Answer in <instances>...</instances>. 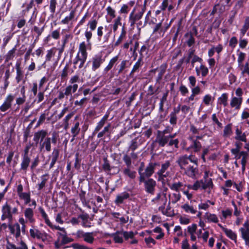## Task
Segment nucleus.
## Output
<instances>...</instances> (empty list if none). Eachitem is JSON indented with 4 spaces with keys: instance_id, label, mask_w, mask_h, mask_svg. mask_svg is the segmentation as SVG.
<instances>
[{
    "instance_id": "obj_1",
    "label": "nucleus",
    "mask_w": 249,
    "mask_h": 249,
    "mask_svg": "<svg viewBox=\"0 0 249 249\" xmlns=\"http://www.w3.org/2000/svg\"><path fill=\"white\" fill-rule=\"evenodd\" d=\"M196 159L197 158L193 155L191 154L188 156L185 154L178 157L176 161V163L178 164L180 169L183 170L190 165V162L196 163Z\"/></svg>"
},
{
    "instance_id": "obj_2",
    "label": "nucleus",
    "mask_w": 249,
    "mask_h": 249,
    "mask_svg": "<svg viewBox=\"0 0 249 249\" xmlns=\"http://www.w3.org/2000/svg\"><path fill=\"white\" fill-rule=\"evenodd\" d=\"M173 131V128L167 126L163 131L158 130L155 142L160 147H164L167 144V137L165 134H169Z\"/></svg>"
},
{
    "instance_id": "obj_3",
    "label": "nucleus",
    "mask_w": 249,
    "mask_h": 249,
    "mask_svg": "<svg viewBox=\"0 0 249 249\" xmlns=\"http://www.w3.org/2000/svg\"><path fill=\"white\" fill-rule=\"evenodd\" d=\"M188 139L189 141V145L187 146L186 144H184L182 147L185 151L187 152L193 151L195 153H197L200 151L202 148L201 143L199 141L195 139V136H190Z\"/></svg>"
},
{
    "instance_id": "obj_4",
    "label": "nucleus",
    "mask_w": 249,
    "mask_h": 249,
    "mask_svg": "<svg viewBox=\"0 0 249 249\" xmlns=\"http://www.w3.org/2000/svg\"><path fill=\"white\" fill-rule=\"evenodd\" d=\"M78 89V85H69L64 89V92L62 91H58L57 98L59 100H62L65 97L67 98L68 96L72 97V93L76 92Z\"/></svg>"
},
{
    "instance_id": "obj_5",
    "label": "nucleus",
    "mask_w": 249,
    "mask_h": 249,
    "mask_svg": "<svg viewBox=\"0 0 249 249\" xmlns=\"http://www.w3.org/2000/svg\"><path fill=\"white\" fill-rule=\"evenodd\" d=\"M192 163L193 164V165L190 164L183 171H184V173L185 175L190 178L194 179L196 178V176L198 173V159H196V163Z\"/></svg>"
},
{
    "instance_id": "obj_6",
    "label": "nucleus",
    "mask_w": 249,
    "mask_h": 249,
    "mask_svg": "<svg viewBox=\"0 0 249 249\" xmlns=\"http://www.w3.org/2000/svg\"><path fill=\"white\" fill-rule=\"evenodd\" d=\"M142 182L144 183V190L147 193L151 195L155 194L157 182L154 179L151 178L144 179Z\"/></svg>"
},
{
    "instance_id": "obj_7",
    "label": "nucleus",
    "mask_w": 249,
    "mask_h": 249,
    "mask_svg": "<svg viewBox=\"0 0 249 249\" xmlns=\"http://www.w3.org/2000/svg\"><path fill=\"white\" fill-rule=\"evenodd\" d=\"M15 99V96L11 94H8L4 100L2 105L0 106V110L1 112H5L11 108L13 102Z\"/></svg>"
},
{
    "instance_id": "obj_8",
    "label": "nucleus",
    "mask_w": 249,
    "mask_h": 249,
    "mask_svg": "<svg viewBox=\"0 0 249 249\" xmlns=\"http://www.w3.org/2000/svg\"><path fill=\"white\" fill-rule=\"evenodd\" d=\"M143 10V9L141 10L138 13H135L136 8H133L129 16V22L131 27L133 26L137 21L142 18L144 13Z\"/></svg>"
},
{
    "instance_id": "obj_9",
    "label": "nucleus",
    "mask_w": 249,
    "mask_h": 249,
    "mask_svg": "<svg viewBox=\"0 0 249 249\" xmlns=\"http://www.w3.org/2000/svg\"><path fill=\"white\" fill-rule=\"evenodd\" d=\"M105 59L103 58L101 54H96L91 58V70L93 71H95L99 69L102 64L104 62Z\"/></svg>"
},
{
    "instance_id": "obj_10",
    "label": "nucleus",
    "mask_w": 249,
    "mask_h": 249,
    "mask_svg": "<svg viewBox=\"0 0 249 249\" xmlns=\"http://www.w3.org/2000/svg\"><path fill=\"white\" fill-rule=\"evenodd\" d=\"M1 212L13 219V215L18 213V208L17 207L12 208L8 202H6L2 207Z\"/></svg>"
},
{
    "instance_id": "obj_11",
    "label": "nucleus",
    "mask_w": 249,
    "mask_h": 249,
    "mask_svg": "<svg viewBox=\"0 0 249 249\" xmlns=\"http://www.w3.org/2000/svg\"><path fill=\"white\" fill-rule=\"evenodd\" d=\"M166 195L164 192H160L151 200V202L156 205H166L167 201Z\"/></svg>"
},
{
    "instance_id": "obj_12",
    "label": "nucleus",
    "mask_w": 249,
    "mask_h": 249,
    "mask_svg": "<svg viewBox=\"0 0 249 249\" xmlns=\"http://www.w3.org/2000/svg\"><path fill=\"white\" fill-rule=\"evenodd\" d=\"M30 234L32 238L41 240L43 242H45L47 239V234L45 232H41L36 229H31L30 230Z\"/></svg>"
},
{
    "instance_id": "obj_13",
    "label": "nucleus",
    "mask_w": 249,
    "mask_h": 249,
    "mask_svg": "<svg viewBox=\"0 0 249 249\" xmlns=\"http://www.w3.org/2000/svg\"><path fill=\"white\" fill-rule=\"evenodd\" d=\"M243 102V97L232 96L230 103V107L234 110H238L241 108Z\"/></svg>"
},
{
    "instance_id": "obj_14",
    "label": "nucleus",
    "mask_w": 249,
    "mask_h": 249,
    "mask_svg": "<svg viewBox=\"0 0 249 249\" xmlns=\"http://www.w3.org/2000/svg\"><path fill=\"white\" fill-rule=\"evenodd\" d=\"M87 45L85 42L83 41L79 44L78 47V51L76 54V57L82 58L84 59H87L88 53L87 52Z\"/></svg>"
},
{
    "instance_id": "obj_15",
    "label": "nucleus",
    "mask_w": 249,
    "mask_h": 249,
    "mask_svg": "<svg viewBox=\"0 0 249 249\" xmlns=\"http://www.w3.org/2000/svg\"><path fill=\"white\" fill-rule=\"evenodd\" d=\"M158 162H150L145 169L144 172V179L145 178H150L154 173L155 169L157 166H159Z\"/></svg>"
},
{
    "instance_id": "obj_16",
    "label": "nucleus",
    "mask_w": 249,
    "mask_h": 249,
    "mask_svg": "<svg viewBox=\"0 0 249 249\" xmlns=\"http://www.w3.org/2000/svg\"><path fill=\"white\" fill-rule=\"evenodd\" d=\"M8 228L10 233L16 238H18L20 236L21 229L20 225L18 223H15L13 224H9Z\"/></svg>"
},
{
    "instance_id": "obj_17",
    "label": "nucleus",
    "mask_w": 249,
    "mask_h": 249,
    "mask_svg": "<svg viewBox=\"0 0 249 249\" xmlns=\"http://www.w3.org/2000/svg\"><path fill=\"white\" fill-rule=\"evenodd\" d=\"M78 116H76L74 119V122L71 127V132L72 135V139L71 141L75 139V138L79 134L80 131V123L78 121H76Z\"/></svg>"
},
{
    "instance_id": "obj_18",
    "label": "nucleus",
    "mask_w": 249,
    "mask_h": 249,
    "mask_svg": "<svg viewBox=\"0 0 249 249\" xmlns=\"http://www.w3.org/2000/svg\"><path fill=\"white\" fill-rule=\"evenodd\" d=\"M109 112H107L106 114L102 118L100 121L97 124L96 127L94 130L93 133L99 132L105 125L107 122L109 117Z\"/></svg>"
},
{
    "instance_id": "obj_19",
    "label": "nucleus",
    "mask_w": 249,
    "mask_h": 249,
    "mask_svg": "<svg viewBox=\"0 0 249 249\" xmlns=\"http://www.w3.org/2000/svg\"><path fill=\"white\" fill-rule=\"evenodd\" d=\"M6 249H28V248L27 245L22 241H20L17 246L7 241Z\"/></svg>"
},
{
    "instance_id": "obj_20",
    "label": "nucleus",
    "mask_w": 249,
    "mask_h": 249,
    "mask_svg": "<svg viewBox=\"0 0 249 249\" xmlns=\"http://www.w3.org/2000/svg\"><path fill=\"white\" fill-rule=\"evenodd\" d=\"M235 139L239 142H246L247 141V134L245 132H243L242 130L237 127L235 130Z\"/></svg>"
},
{
    "instance_id": "obj_21",
    "label": "nucleus",
    "mask_w": 249,
    "mask_h": 249,
    "mask_svg": "<svg viewBox=\"0 0 249 249\" xmlns=\"http://www.w3.org/2000/svg\"><path fill=\"white\" fill-rule=\"evenodd\" d=\"M167 67V63H163L158 68L159 73L156 78L157 83H160V80L162 79L163 75L166 72Z\"/></svg>"
},
{
    "instance_id": "obj_22",
    "label": "nucleus",
    "mask_w": 249,
    "mask_h": 249,
    "mask_svg": "<svg viewBox=\"0 0 249 249\" xmlns=\"http://www.w3.org/2000/svg\"><path fill=\"white\" fill-rule=\"evenodd\" d=\"M47 134V131L45 130H39L35 133L33 140L36 142V143L38 142L39 140H40V142H41L43 141V139L46 138Z\"/></svg>"
},
{
    "instance_id": "obj_23",
    "label": "nucleus",
    "mask_w": 249,
    "mask_h": 249,
    "mask_svg": "<svg viewBox=\"0 0 249 249\" xmlns=\"http://www.w3.org/2000/svg\"><path fill=\"white\" fill-rule=\"evenodd\" d=\"M24 214L27 221H28L30 223H33L35 221L34 217V211L32 208H27L25 209Z\"/></svg>"
},
{
    "instance_id": "obj_24",
    "label": "nucleus",
    "mask_w": 249,
    "mask_h": 249,
    "mask_svg": "<svg viewBox=\"0 0 249 249\" xmlns=\"http://www.w3.org/2000/svg\"><path fill=\"white\" fill-rule=\"evenodd\" d=\"M129 196L130 195L129 193L125 192H123L116 196L114 202L117 205H119L120 204H122L124 200L128 199Z\"/></svg>"
},
{
    "instance_id": "obj_25",
    "label": "nucleus",
    "mask_w": 249,
    "mask_h": 249,
    "mask_svg": "<svg viewBox=\"0 0 249 249\" xmlns=\"http://www.w3.org/2000/svg\"><path fill=\"white\" fill-rule=\"evenodd\" d=\"M51 139L49 137L46 138L44 141L40 142V150H42L43 148H45L47 151L49 152L51 150Z\"/></svg>"
},
{
    "instance_id": "obj_26",
    "label": "nucleus",
    "mask_w": 249,
    "mask_h": 249,
    "mask_svg": "<svg viewBox=\"0 0 249 249\" xmlns=\"http://www.w3.org/2000/svg\"><path fill=\"white\" fill-rule=\"evenodd\" d=\"M165 205H162L161 206H160L159 207V211H160L163 214L167 216H172L174 214V213L171 210V208L170 206V202H169V204L167 205L166 209H165Z\"/></svg>"
},
{
    "instance_id": "obj_27",
    "label": "nucleus",
    "mask_w": 249,
    "mask_h": 249,
    "mask_svg": "<svg viewBox=\"0 0 249 249\" xmlns=\"http://www.w3.org/2000/svg\"><path fill=\"white\" fill-rule=\"evenodd\" d=\"M142 143L141 139L136 138L133 139L129 146V149L132 151H134Z\"/></svg>"
},
{
    "instance_id": "obj_28",
    "label": "nucleus",
    "mask_w": 249,
    "mask_h": 249,
    "mask_svg": "<svg viewBox=\"0 0 249 249\" xmlns=\"http://www.w3.org/2000/svg\"><path fill=\"white\" fill-rule=\"evenodd\" d=\"M30 162L31 159L29 156H22L20 170L26 171L29 166Z\"/></svg>"
},
{
    "instance_id": "obj_29",
    "label": "nucleus",
    "mask_w": 249,
    "mask_h": 249,
    "mask_svg": "<svg viewBox=\"0 0 249 249\" xmlns=\"http://www.w3.org/2000/svg\"><path fill=\"white\" fill-rule=\"evenodd\" d=\"M201 189L211 190L213 187V184L212 178L207 180L201 179Z\"/></svg>"
},
{
    "instance_id": "obj_30",
    "label": "nucleus",
    "mask_w": 249,
    "mask_h": 249,
    "mask_svg": "<svg viewBox=\"0 0 249 249\" xmlns=\"http://www.w3.org/2000/svg\"><path fill=\"white\" fill-rule=\"evenodd\" d=\"M185 186H186V184H184L183 182L180 181L175 182L169 185L170 188L177 192H179V191H182L184 189L183 187Z\"/></svg>"
},
{
    "instance_id": "obj_31",
    "label": "nucleus",
    "mask_w": 249,
    "mask_h": 249,
    "mask_svg": "<svg viewBox=\"0 0 249 249\" xmlns=\"http://www.w3.org/2000/svg\"><path fill=\"white\" fill-rule=\"evenodd\" d=\"M16 76L15 77L16 82L17 83H19L23 78V73L22 71L19 63H16Z\"/></svg>"
},
{
    "instance_id": "obj_32",
    "label": "nucleus",
    "mask_w": 249,
    "mask_h": 249,
    "mask_svg": "<svg viewBox=\"0 0 249 249\" xmlns=\"http://www.w3.org/2000/svg\"><path fill=\"white\" fill-rule=\"evenodd\" d=\"M59 155V150L57 148H54L52 153V160L50 165V168L53 167L54 165L57 160Z\"/></svg>"
},
{
    "instance_id": "obj_33",
    "label": "nucleus",
    "mask_w": 249,
    "mask_h": 249,
    "mask_svg": "<svg viewBox=\"0 0 249 249\" xmlns=\"http://www.w3.org/2000/svg\"><path fill=\"white\" fill-rule=\"evenodd\" d=\"M130 167H125L124 169L123 172L124 176L128 177L131 179H134L136 177V171L130 169Z\"/></svg>"
},
{
    "instance_id": "obj_34",
    "label": "nucleus",
    "mask_w": 249,
    "mask_h": 249,
    "mask_svg": "<svg viewBox=\"0 0 249 249\" xmlns=\"http://www.w3.org/2000/svg\"><path fill=\"white\" fill-rule=\"evenodd\" d=\"M119 59L118 55H116L113 58H112L109 61L107 65L105 68L104 70V72L105 73H107L109 71H110L115 65Z\"/></svg>"
},
{
    "instance_id": "obj_35",
    "label": "nucleus",
    "mask_w": 249,
    "mask_h": 249,
    "mask_svg": "<svg viewBox=\"0 0 249 249\" xmlns=\"http://www.w3.org/2000/svg\"><path fill=\"white\" fill-rule=\"evenodd\" d=\"M34 3V0H30L29 3L26 4L23 3L22 5V8H24L21 11V15L24 17L26 16L27 14L29 12L30 10L33 7Z\"/></svg>"
},
{
    "instance_id": "obj_36",
    "label": "nucleus",
    "mask_w": 249,
    "mask_h": 249,
    "mask_svg": "<svg viewBox=\"0 0 249 249\" xmlns=\"http://www.w3.org/2000/svg\"><path fill=\"white\" fill-rule=\"evenodd\" d=\"M17 50L16 46H15L11 50H9L4 56L5 62H8L13 60L15 56V53Z\"/></svg>"
},
{
    "instance_id": "obj_37",
    "label": "nucleus",
    "mask_w": 249,
    "mask_h": 249,
    "mask_svg": "<svg viewBox=\"0 0 249 249\" xmlns=\"http://www.w3.org/2000/svg\"><path fill=\"white\" fill-rule=\"evenodd\" d=\"M156 174L158 176V180L164 184L170 175V172H157Z\"/></svg>"
},
{
    "instance_id": "obj_38",
    "label": "nucleus",
    "mask_w": 249,
    "mask_h": 249,
    "mask_svg": "<svg viewBox=\"0 0 249 249\" xmlns=\"http://www.w3.org/2000/svg\"><path fill=\"white\" fill-rule=\"evenodd\" d=\"M39 212L40 213L42 217L44 219L46 224L48 225L50 228H53V225H52L51 221L49 220L48 215L46 212H45L43 208L41 207H40L38 208Z\"/></svg>"
},
{
    "instance_id": "obj_39",
    "label": "nucleus",
    "mask_w": 249,
    "mask_h": 249,
    "mask_svg": "<svg viewBox=\"0 0 249 249\" xmlns=\"http://www.w3.org/2000/svg\"><path fill=\"white\" fill-rule=\"evenodd\" d=\"M143 65L142 59V58H139L137 61L135 63L133 67V68L130 73V76H132L133 73L138 71L140 68H141Z\"/></svg>"
},
{
    "instance_id": "obj_40",
    "label": "nucleus",
    "mask_w": 249,
    "mask_h": 249,
    "mask_svg": "<svg viewBox=\"0 0 249 249\" xmlns=\"http://www.w3.org/2000/svg\"><path fill=\"white\" fill-rule=\"evenodd\" d=\"M111 128V124L108 123L107 125L105 126L103 128V129L98 133L97 135V137L98 138H102L105 135H109L110 132L109 130Z\"/></svg>"
},
{
    "instance_id": "obj_41",
    "label": "nucleus",
    "mask_w": 249,
    "mask_h": 249,
    "mask_svg": "<svg viewBox=\"0 0 249 249\" xmlns=\"http://www.w3.org/2000/svg\"><path fill=\"white\" fill-rule=\"evenodd\" d=\"M224 233L228 237H229L231 240H233L234 242L236 243L237 236L236 233L235 232L231 229H227L226 230H225Z\"/></svg>"
},
{
    "instance_id": "obj_42",
    "label": "nucleus",
    "mask_w": 249,
    "mask_h": 249,
    "mask_svg": "<svg viewBox=\"0 0 249 249\" xmlns=\"http://www.w3.org/2000/svg\"><path fill=\"white\" fill-rule=\"evenodd\" d=\"M205 218L209 222H213L216 223L218 222V217L215 214H212L209 213H206L205 214Z\"/></svg>"
},
{
    "instance_id": "obj_43",
    "label": "nucleus",
    "mask_w": 249,
    "mask_h": 249,
    "mask_svg": "<svg viewBox=\"0 0 249 249\" xmlns=\"http://www.w3.org/2000/svg\"><path fill=\"white\" fill-rule=\"evenodd\" d=\"M75 10H72L71 11L69 16H66L61 21V23L63 24H68L75 16Z\"/></svg>"
},
{
    "instance_id": "obj_44",
    "label": "nucleus",
    "mask_w": 249,
    "mask_h": 249,
    "mask_svg": "<svg viewBox=\"0 0 249 249\" xmlns=\"http://www.w3.org/2000/svg\"><path fill=\"white\" fill-rule=\"evenodd\" d=\"M231 125V124H229L224 127L223 134V136L224 138H229L232 134Z\"/></svg>"
},
{
    "instance_id": "obj_45",
    "label": "nucleus",
    "mask_w": 249,
    "mask_h": 249,
    "mask_svg": "<svg viewBox=\"0 0 249 249\" xmlns=\"http://www.w3.org/2000/svg\"><path fill=\"white\" fill-rule=\"evenodd\" d=\"M170 197V202H171L172 204H176L181 198V195L179 192H176L173 193L169 196Z\"/></svg>"
},
{
    "instance_id": "obj_46",
    "label": "nucleus",
    "mask_w": 249,
    "mask_h": 249,
    "mask_svg": "<svg viewBox=\"0 0 249 249\" xmlns=\"http://www.w3.org/2000/svg\"><path fill=\"white\" fill-rule=\"evenodd\" d=\"M241 155H243V156H242V157L241 158V163L242 164V171H244L245 170L246 165V163L247 162L248 154L247 152L242 151H241Z\"/></svg>"
},
{
    "instance_id": "obj_47",
    "label": "nucleus",
    "mask_w": 249,
    "mask_h": 249,
    "mask_svg": "<svg viewBox=\"0 0 249 249\" xmlns=\"http://www.w3.org/2000/svg\"><path fill=\"white\" fill-rule=\"evenodd\" d=\"M102 168L103 170L108 174H110V171L111 169L113 168L111 167L109 162V161L107 158L104 159V163L102 165Z\"/></svg>"
},
{
    "instance_id": "obj_48",
    "label": "nucleus",
    "mask_w": 249,
    "mask_h": 249,
    "mask_svg": "<svg viewBox=\"0 0 249 249\" xmlns=\"http://www.w3.org/2000/svg\"><path fill=\"white\" fill-rule=\"evenodd\" d=\"M126 34V31L125 30L124 27L123 26L122 28L121 34L117 40L114 44L115 46H118L123 41V40L125 38Z\"/></svg>"
},
{
    "instance_id": "obj_49",
    "label": "nucleus",
    "mask_w": 249,
    "mask_h": 249,
    "mask_svg": "<svg viewBox=\"0 0 249 249\" xmlns=\"http://www.w3.org/2000/svg\"><path fill=\"white\" fill-rule=\"evenodd\" d=\"M186 213H191V214H195L196 210L194 208L193 206L189 205L188 203H186L181 206Z\"/></svg>"
},
{
    "instance_id": "obj_50",
    "label": "nucleus",
    "mask_w": 249,
    "mask_h": 249,
    "mask_svg": "<svg viewBox=\"0 0 249 249\" xmlns=\"http://www.w3.org/2000/svg\"><path fill=\"white\" fill-rule=\"evenodd\" d=\"M57 4V0H50L49 1V10L53 17L55 12Z\"/></svg>"
},
{
    "instance_id": "obj_51",
    "label": "nucleus",
    "mask_w": 249,
    "mask_h": 249,
    "mask_svg": "<svg viewBox=\"0 0 249 249\" xmlns=\"http://www.w3.org/2000/svg\"><path fill=\"white\" fill-rule=\"evenodd\" d=\"M49 109H46L44 111V112L42 113L37 121L36 126H39L45 121L46 116L49 115Z\"/></svg>"
},
{
    "instance_id": "obj_52",
    "label": "nucleus",
    "mask_w": 249,
    "mask_h": 249,
    "mask_svg": "<svg viewBox=\"0 0 249 249\" xmlns=\"http://www.w3.org/2000/svg\"><path fill=\"white\" fill-rule=\"evenodd\" d=\"M249 29V16L246 17L245 18V22L244 25L242 28L240 30V32L242 35V36H244L247 31V30Z\"/></svg>"
},
{
    "instance_id": "obj_53",
    "label": "nucleus",
    "mask_w": 249,
    "mask_h": 249,
    "mask_svg": "<svg viewBox=\"0 0 249 249\" xmlns=\"http://www.w3.org/2000/svg\"><path fill=\"white\" fill-rule=\"evenodd\" d=\"M228 95L226 93H223L220 97L218 98V100L220 104H222L224 107H226L228 105Z\"/></svg>"
},
{
    "instance_id": "obj_54",
    "label": "nucleus",
    "mask_w": 249,
    "mask_h": 249,
    "mask_svg": "<svg viewBox=\"0 0 249 249\" xmlns=\"http://www.w3.org/2000/svg\"><path fill=\"white\" fill-rule=\"evenodd\" d=\"M19 197L23 199L25 204H28L31 201V197L30 193H23L18 195Z\"/></svg>"
},
{
    "instance_id": "obj_55",
    "label": "nucleus",
    "mask_w": 249,
    "mask_h": 249,
    "mask_svg": "<svg viewBox=\"0 0 249 249\" xmlns=\"http://www.w3.org/2000/svg\"><path fill=\"white\" fill-rule=\"evenodd\" d=\"M59 234L62 237L61 244L62 245H65L73 241L72 238L67 236L66 231L63 233H59Z\"/></svg>"
},
{
    "instance_id": "obj_56",
    "label": "nucleus",
    "mask_w": 249,
    "mask_h": 249,
    "mask_svg": "<svg viewBox=\"0 0 249 249\" xmlns=\"http://www.w3.org/2000/svg\"><path fill=\"white\" fill-rule=\"evenodd\" d=\"M86 60L87 59H86L79 58V57H75V59L73 60V64L74 65H78V68L79 69H81L83 67L86 61Z\"/></svg>"
},
{
    "instance_id": "obj_57",
    "label": "nucleus",
    "mask_w": 249,
    "mask_h": 249,
    "mask_svg": "<svg viewBox=\"0 0 249 249\" xmlns=\"http://www.w3.org/2000/svg\"><path fill=\"white\" fill-rule=\"evenodd\" d=\"M171 165V163L169 160H166L161 165V168L157 172H169L167 171V169Z\"/></svg>"
},
{
    "instance_id": "obj_58",
    "label": "nucleus",
    "mask_w": 249,
    "mask_h": 249,
    "mask_svg": "<svg viewBox=\"0 0 249 249\" xmlns=\"http://www.w3.org/2000/svg\"><path fill=\"white\" fill-rule=\"evenodd\" d=\"M47 176L48 174H45L41 177V182L37 184L38 190H41L43 187H45L46 182L48 180V178H46V177Z\"/></svg>"
},
{
    "instance_id": "obj_59",
    "label": "nucleus",
    "mask_w": 249,
    "mask_h": 249,
    "mask_svg": "<svg viewBox=\"0 0 249 249\" xmlns=\"http://www.w3.org/2000/svg\"><path fill=\"white\" fill-rule=\"evenodd\" d=\"M168 96V92H166V93H164L163 96H162L161 98L160 99V103L159 104V110L160 112L163 111V106L164 103L166 101L167 98Z\"/></svg>"
},
{
    "instance_id": "obj_60",
    "label": "nucleus",
    "mask_w": 249,
    "mask_h": 249,
    "mask_svg": "<svg viewBox=\"0 0 249 249\" xmlns=\"http://www.w3.org/2000/svg\"><path fill=\"white\" fill-rule=\"evenodd\" d=\"M98 20L96 19L92 18L88 23V26H89L90 30L94 31L97 27Z\"/></svg>"
},
{
    "instance_id": "obj_61",
    "label": "nucleus",
    "mask_w": 249,
    "mask_h": 249,
    "mask_svg": "<svg viewBox=\"0 0 249 249\" xmlns=\"http://www.w3.org/2000/svg\"><path fill=\"white\" fill-rule=\"evenodd\" d=\"M94 238L93 236V232H86V234L84 238V240L90 244L93 242Z\"/></svg>"
},
{
    "instance_id": "obj_62",
    "label": "nucleus",
    "mask_w": 249,
    "mask_h": 249,
    "mask_svg": "<svg viewBox=\"0 0 249 249\" xmlns=\"http://www.w3.org/2000/svg\"><path fill=\"white\" fill-rule=\"evenodd\" d=\"M128 61L126 60H124L121 61V63L118 66V74H121L123 72V71L126 68V64Z\"/></svg>"
},
{
    "instance_id": "obj_63",
    "label": "nucleus",
    "mask_w": 249,
    "mask_h": 249,
    "mask_svg": "<svg viewBox=\"0 0 249 249\" xmlns=\"http://www.w3.org/2000/svg\"><path fill=\"white\" fill-rule=\"evenodd\" d=\"M130 10V7L127 4H124L122 5L120 10L119 13L121 14H127Z\"/></svg>"
},
{
    "instance_id": "obj_64",
    "label": "nucleus",
    "mask_w": 249,
    "mask_h": 249,
    "mask_svg": "<svg viewBox=\"0 0 249 249\" xmlns=\"http://www.w3.org/2000/svg\"><path fill=\"white\" fill-rule=\"evenodd\" d=\"M213 99L212 96L210 94L205 95L203 98V102L206 106H209L210 104L213 102Z\"/></svg>"
}]
</instances>
